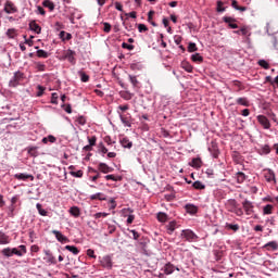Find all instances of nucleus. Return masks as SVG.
Listing matches in <instances>:
<instances>
[{"instance_id":"8","label":"nucleus","mask_w":278,"mask_h":278,"mask_svg":"<svg viewBox=\"0 0 278 278\" xmlns=\"http://www.w3.org/2000/svg\"><path fill=\"white\" fill-rule=\"evenodd\" d=\"M256 121H258L264 129H270V121L265 115H257Z\"/></svg>"},{"instance_id":"1","label":"nucleus","mask_w":278,"mask_h":278,"mask_svg":"<svg viewBox=\"0 0 278 278\" xmlns=\"http://www.w3.org/2000/svg\"><path fill=\"white\" fill-rule=\"evenodd\" d=\"M180 237L186 242H197L199 240V236H197V233L190 229L182 230Z\"/></svg>"},{"instance_id":"25","label":"nucleus","mask_w":278,"mask_h":278,"mask_svg":"<svg viewBox=\"0 0 278 278\" xmlns=\"http://www.w3.org/2000/svg\"><path fill=\"white\" fill-rule=\"evenodd\" d=\"M10 236L5 235V232L0 230V244H10Z\"/></svg>"},{"instance_id":"59","label":"nucleus","mask_w":278,"mask_h":278,"mask_svg":"<svg viewBox=\"0 0 278 278\" xmlns=\"http://www.w3.org/2000/svg\"><path fill=\"white\" fill-rule=\"evenodd\" d=\"M232 214H236V216H244V211L237 206Z\"/></svg>"},{"instance_id":"11","label":"nucleus","mask_w":278,"mask_h":278,"mask_svg":"<svg viewBox=\"0 0 278 278\" xmlns=\"http://www.w3.org/2000/svg\"><path fill=\"white\" fill-rule=\"evenodd\" d=\"M14 179H18V181H27V179H30V181H34V175L20 173L14 175Z\"/></svg>"},{"instance_id":"33","label":"nucleus","mask_w":278,"mask_h":278,"mask_svg":"<svg viewBox=\"0 0 278 278\" xmlns=\"http://www.w3.org/2000/svg\"><path fill=\"white\" fill-rule=\"evenodd\" d=\"M59 37L64 42L66 40H71L73 38V35H71V33H66V31L62 30V31H60Z\"/></svg>"},{"instance_id":"62","label":"nucleus","mask_w":278,"mask_h":278,"mask_svg":"<svg viewBox=\"0 0 278 278\" xmlns=\"http://www.w3.org/2000/svg\"><path fill=\"white\" fill-rule=\"evenodd\" d=\"M36 14H40L41 16H45L47 14V12L45 11V9L42 7L38 5Z\"/></svg>"},{"instance_id":"18","label":"nucleus","mask_w":278,"mask_h":278,"mask_svg":"<svg viewBox=\"0 0 278 278\" xmlns=\"http://www.w3.org/2000/svg\"><path fill=\"white\" fill-rule=\"evenodd\" d=\"M119 142L123 149H131V147H134V142H131L128 137H123Z\"/></svg>"},{"instance_id":"63","label":"nucleus","mask_w":278,"mask_h":278,"mask_svg":"<svg viewBox=\"0 0 278 278\" xmlns=\"http://www.w3.org/2000/svg\"><path fill=\"white\" fill-rule=\"evenodd\" d=\"M8 210H9V216L13 217L16 206H14V204H11V205H9Z\"/></svg>"},{"instance_id":"14","label":"nucleus","mask_w":278,"mask_h":278,"mask_svg":"<svg viewBox=\"0 0 278 278\" xmlns=\"http://www.w3.org/2000/svg\"><path fill=\"white\" fill-rule=\"evenodd\" d=\"M224 23H227V25L230 27V29H238V24H236V20L231 16H224L223 17Z\"/></svg>"},{"instance_id":"13","label":"nucleus","mask_w":278,"mask_h":278,"mask_svg":"<svg viewBox=\"0 0 278 278\" xmlns=\"http://www.w3.org/2000/svg\"><path fill=\"white\" fill-rule=\"evenodd\" d=\"M226 206L228 212H231L233 214L235 210L238 207V201H236V199H229L226 202Z\"/></svg>"},{"instance_id":"57","label":"nucleus","mask_w":278,"mask_h":278,"mask_svg":"<svg viewBox=\"0 0 278 278\" xmlns=\"http://www.w3.org/2000/svg\"><path fill=\"white\" fill-rule=\"evenodd\" d=\"M103 26H104L103 31H105V34H110V31H112V25H110V23L104 22Z\"/></svg>"},{"instance_id":"20","label":"nucleus","mask_w":278,"mask_h":278,"mask_svg":"<svg viewBox=\"0 0 278 278\" xmlns=\"http://www.w3.org/2000/svg\"><path fill=\"white\" fill-rule=\"evenodd\" d=\"M235 179L237 184H244V181H247V174L242 172H237L235 174Z\"/></svg>"},{"instance_id":"29","label":"nucleus","mask_w":278,"mask_h":278,"mask_svg":"<svg viewBox=\"0 0 278 278\" xmlns=\"http://www.w3.org/2000/svg\"><path fill=\"white\" fill-rule=\"evenodd\" d=\"M78 75H79L80 81H83V84H88V81H90V76H88V74H86V72L78 71Z\"/></svg>"},{"instance_id":"41","label":"nucleus","mask_w":278,"mask_h":278,"mask_svg":"<svg viewBox=\"0 0 278 278\" xmlns=\"http://www.w3.org/2000/svg\"><path fill=\"white\" fill-rule=\"evenodd\" d=\"M65 250L70 251V253H73V255H79V249H77L75 245H66Z\"/></svg>"},{"instance_id":"37","label":"nucleus","mask_w":278,"mask_h":278,"mask_svg":"<svg viewBox=\"0 0 278 278\" xmlns=\"http://www.w3.org/2000/svg\"><path fill=\"white\" fill-rule=\"evenodd\" d=\"M192 187L194 190H205V184H203L201 180H197L192 184Z\"/></svg>"},{"instance_id":"47","label":"nucleus","mask_w":278,"mask_h":278,"mask_svg":"<svg viewBox=\"0 0 278 278\" xmlns=\"http://www.w3.org/2000/svg\"><path fill=\"white\" fill-rule=\"evenodd\" d=\"M18 253L17 254V257H23V255H26L27 254V247L25 245H18Z\"/></svg>"},{"instance_id":"56","label":"nucleus","mask_w":278,"mask_h":278,"mask_svg":"<svg viewBox=\"0 0 278 278\" xmlns=\"http://www.w3.org/2000/svg\"><path fill=\"white\" fill-rule=\"evenodd\" d=\"M70 174L72 175V177H77V178L84 177V172L81 169L77 172H71Z\"/></svg>"},{"instance_id":"46","label":"nucleus","mask_w":278,"mask_h":278,"mask_svg":"<svg viewBox=\"0 0 278 278\" xmlns=\"http://www.w3.org/2000/svg\"><path fill=\"white\" fill-rule=\"evenodd\" d=\"M194 51H199V48L197 47V43L189 42V45H188V52L189 53H194Z\"/></svg>"},{"instance_id":"48","label":"nucleus","mask_w":278,"mask_h":278,"mask_svg":"<svg viewBox=\"0 0 278 278\" xmlns=\"http://www.w3.org/2000/svg\"><path fill=\"white\" fill-rule=\"evenodd\" d=\"M110 216V213L105 212H99L93 215V218L99 219V218H108Z\"/></svg>"},{"instance_id":"43","label":"nucleus","mask_w":278,"mask_h":278,"mask_svg":"<svg viewBox=\"0 0 278 278\" xmlns=\"http://www.w3.org/2000/svg\"><path fill=\"white\" fill-rule=\"evenodd\" d=\"M104 179H106V181H121L123 178L121 176L106 175Z\"/></svg>"},{"instance_id":"3","label":"nucleus","mask_w":278,"mask_h":278,"mask_svg":"<svg viewBox=\"0 0 278 278\" xmlns=\"http://www.w3.org/2000/svg\"><path fill=\"white\" fill-rule=\"evenodd\" d=\"M242 207L247 214V216H253V214H255V211H254V205H253V202L249 201V200H244L242 202Z\"/></svg>"},{"instance_id":"22","label":"nucleus","mask_w":278,"mask_h":278,"mask_svg":"<svg viewBox=\"0 0 278 278\" xmlns=\"http://www.w3.org/2000/svg\"><path fill=\"white\" fill-rule=\"evenodd\" d=\"M237 105H242L243 108H249L251 103L249 102V98H237L236 99Z\"/></svg>"},{"instance_id":"19","label":"nucleus","mask_w":278,"mask_h":278,"mask_svg":"<svg viewBox=\"0 0 278 278\" xmlns=\"http://www.w3.org/2000/svg\"><path fill=\"white\" fill-rule=\"evenodd\" d=\"M185 210L187 214H191V216H194V214L199 212V207L194 204H186Z\"/></svg>"},{"instance_id":"49","label":"nucleus","mask_w":278,"mask_h":278,"mask_svg":"<svg viewBox=\"0 0 278 278\" xmlns=\"http://www.w3.org/2000/svg\"><path fill=\"white\" fill-rule=\"evenodd\" d=\"M192 62H203V58L200 53H194L191 55Z\"/></svg>"},{"instance_id":"64","label":"nucleus","mask_w":278,"mask_h":278,"mask_svg":"<svg viewBox=\"0 0 278 278\" xmlns=\"http://www.w3.org/2000/svg\"><path fill=\"white\" fill-rule=\"evenodd\" d=\"M36 68L41 71V72H45L46 65L41 62H37L36 63Z\"/></svg>"},{"instance_id":"15","label":"nucleus","mask_w":278,"mask_h":278,"mask_svg":"<svg viewBox=\"0 0 278 278\" xmlns=\"http://www.w3.org/2000/svg\"><path fill=\"white\" fill-rule=\"evenodd\" d=\"M4 12L5 14H14L16 12V7H14V3H12V1L5 2Z\"/></svg>"},{"instance_id":"17","label":"nucleus","mask_w":278,"mask_h":278,"mask_svg":"<svg viewBox=\"0 0 278 278\" xmlns=\"http://www.w3.org/2000/svg\"><path fill=\"white\" fill-rule=\"evenodd\" d=\"M177 227H179V225H177V222H176V220L169 222V223L166 225L167 233H168L169 236H173V233L175 232V229H177Z\"/></svg>"},{"instance_id":"40","label":"nucleus","mask_w":278,"mask_h":278,"mask_svg":"<svg viewBox=\"0 0 278 278\" xmlns=\"http://www.w3.org/2000/svg\"><path fill=\"white\" fill-rule=\"evenodd\" d=\"M189 166H192V168H201V160L199 157L192 159Z\"/></svg>"},{"instance_id":"35","label":"nucleus","mask_w":278,"mask_h":278,"mask_svg":"<svg viewBox=\"0 0 278 278\" xmlns=\"http://www.w3.org/2000/svg\"><path fill=\"white\" fill-rule=\"evenodd\" d=\"M28 155H30L31 157H38L39 153H38V147H29L27 149Z\"/></svg>"},{"instance_id":"50","label":"nucleus","mask_w":278,"mask_h":278,"mask_svg":"<svg viewBox=\"0 0 278 278\" xmlns=\"http://www.w3.org/2000/svg\"><path fill=\"white\" fill-rule=\"evenodd\" d=\"M37 90H38V92L36 93V97H42V94H45V90H47V88L43 87L42 85H38Z\"/></svg>"},{"instance_id":"36","label":"nucleus","mask_w":278,"mask_h":278,"mask_svg":"<svg viewBox=\"0 0 278 278\" xmlns=\"http://www.w3.org/2000/svg\"><path fill=\"white\" fill-rule=\"evenodd\" d=\"M36 207H37V212H38V214H40V216H49V212L47 210L42 208V204L37 203Z\"/></svg>"},{"instance_id":"21","label":"nucleus","mask_w":278,"mask_h":278,"mask_svg":"<svg viewBox=\"0 0 278 278\" xmlns=\"http://www.w3.org/2000/svg\"><path fill=\"white\" fill-rule=\"evenodd\" d=\"M29 29L30 31H35V34H40V31H42V28L40 25H38V23H36V21H31L29 23Z\"/></svg>"},{"instance_id":"30","label":"nucleus","mask_w":278,"mask_h":278,"mask_svg":"<svg viewBox=\"0 0 278 278\" xmlns=\"http://www.w3.org/2000/svg\"><path fill=\"white\" fill-rule=\"evenodd\" d=\"M181 68H184V71H186L187 73H192V71H194V67H192V65L188 61L181 62Z\"/></svg>"},{"instance_id":"5","label":"nucleus","mask_w":278,"mask_h":278,"mask_svg":"<svg viewBox=\"0 0 278 278\" xmlns=\"http://www.w3.org/2000/svg\"><path fill=\"white\" fill-rule=\"evenodd\" d=\"M121 122L123 123L124 127H131V114L123 115L121 111H117Z\"/></svg>"},{"instance_id":"53","label":"nucleus","mask_w":278,"mask_h":278,"mask_svg":"<svg viewBox=\"0 0 278 278\" xmlns=\"http://www.w3.org/2000/svg\"><path fill=\"white\" fill-rule=\"evenodd\" d=\"M87 140L89 142V147H96V144H97V136H92L91 138L87 137Z\"/></svg>"},{"instance_id":"6","label":"nucleus","mask_w":278,"mask_h":278,"mask_svg":"<svg viewBox=\"0 0 278 278\" xmlns=\"http://www.w3.org/2000/svg\"><path fill=\"white\" fill-rule=\"evenodd\" d=\"M208 152L215 160L220 155V150H218V144L215 141H212L211 146H208Z\"/></svg>"},{"instance_id":"31","label":"nucleus","mask_w":278,"mask_h":278,"mask_svg":"<svg viewBox=\"0 0 278 278\" xmlns=\"http://www.w3.org/2000/svg\"><path fill=\"white\" fill-rule=\"evenodd\" d=\"M35 49H37V58H43L45 60H47V58H49V52L42 50V49H38V46L35 47Z\"/></svg>"},{"instance_id":"16","label":"nucleus","mask_w":278,"mask_h":278,"mask_svg":"<svg viewBox=\"0 0 278 278\" xmlns=\"http://www.w3.org/2000/svg\"><path fill=\"white\" fill-rule=\"evenodd\" d=\"M176 270H179V268L173 265L172 263H167L164 266L165 275H173Z\"/></svg>"},{"instance_id":"32","label":"nucleus","mask_w":278,"mask_h":278,"mask_svg":"<svg viewBox=\"0 0 278 278\" xmlns=\"http://www.w3.org/2000/svg\"><path fill=\"white\" fill-rule=\"evenodd\" d=\"M156 218H157L159 223H166V220H168V215L164 212H159L156 214Z\"/></svg>"},{"instance_id":"34","label":"nucleus","mask_w":278,"mask_h":278,"mask_svg":"<svg viewBox=\"0 0 278 278\" xmlns=\"http://www.w3.org/2000/svg\"><path fill=\"white\" fill-rule=\"evenodd\" d=\"M43 8H48V10H50V12H53L55 10V4H53V1L51 0H45L42 2Z\"/></svg>"},{"instance_id":"28","label":"nucleus","mask_w":278,"mask_h":278,"mask_svg":"<svg viewBox=\"0 0 278 278\" xmlns=\"http://www.w3.org/2000/svg\"><path fill=\"white\" fill-rule=\"evenodd\" d=\"M71 216H74V218H79L81 216V211L77 206H72L70 208Z\"/></svg>"},{"instance_id":"27","label":"nucleus","mask_w":278,"mask_h":278,"mask_svg":"<svg viewBox=\"0 0 278 278\" xmlns=\"http://www.w3.org/2000/svg\"><path fill=\"white\" fill-rule=\"evenodd\" d=\"M47 255V263L48 264H58V260L55 258V256H53V254H51V251L47 250L46 252Z\"/></svg>"},{"instance_id":"52","label":"nucleus","mask_w":278,"mask_h":278,"mask_svg":"<svg viewBox=\"0 0 278 278\" xmlns=\"http://www.w3.org/2000/svg\"><path fill=\"white\" fill-rule=\"evenodd\" d=\"M258 66H262V68H265V71H268V68H270V65L266 62V60H260Z\"/></svg>"},{"instance_id":"45","label":"nucleus","mask_w":278,"mask_h":278,"mask_svg":"<svg viewBox=\"0 0 278 278\" xmlns=\"http://www.w3.org/2000/svg\"><path fill=\"white\" fill-rule=\"evenodd\" d=\"M226 228L230 229L231 231H238L240 229V225L227 223L226 224Z\"/></svg>"},{"instance_id":"4","label":"nucleus","mask_w":278,"mask_h":278,"mask_svg":"<svg viewBox=\"0 0 278 278\" xmlns=\"http://www.w3.org/2000/svg\"><path fill=\"white\" fill-rule=\"evenodd\" d=\"M100 264L102 268H106V270H112V266L114 264L112 263V257L110 255H105L100 260Z\"/></svg>"},{"instance_id":"39","label":"nucleus","mask_w":278,"mask_h":278,"mask_svg":"<svg viewBox=\"0 0 278 278\" xmlns=\"http://www.w3.org/2000/svg\"><path fill=\"white\" fill-rule=\"evenodd\" d=\"M266 181H274L277 184V178L275 177V172L273 169H268V176H266Z\"/></svg>"},{"instance_id":"51","label":"nucleus","mask_w":278,"mask_h":278,"mask_svg":"<svg viewBox=\"0 0 278 278\" xmlns=\"http://www.w3.org/2000/svg\"><path fill=\"white\" fill-rule=\"evenodd\" d=\"M240 31H241V36H251V30L247 26L241 27Z\"/></svg>"},{"instance_id":"42","label":"nucleus","mask_w":278,"mask_h":278,"mask_svg":"<svg viewBox=\"0 0 278 278\" xmlns=\"http://www.w3.org/2000/svg\"><path fill=\"white\" fill-rule=\"evenodd\" d=\"M263 214L264 216H268L273 214V204H267L263 207Z\"/></svg>"},{"instance_id":"26","label":"nucleus","mask_w":278,"mask_h":278,"mask_svg":"<svg viewBox=\"0 0 278 278\" xmlns=\"http://www.w3.org/2000/svg\"><path fill=\"white\" fill-rule=\"evenodd\" d=\"M258 153L260 155H268L270 153V146L268 144L261 146L258 149Z\"/></svg>"},{"instance_id":"24","label":"nucleus","mask_w":278,"mask_h":278,"mask_svg":"<svg viewBox=\"0 0 278 278\" xmlns=\"http://www.w3.org/2000/svg\"><path fill=\"white\" fill-rule=\"evenodd\" d=\"M264 249H267V251H277L278 243L277 241H269L264 245Z\"/></svg>"},{"instance_id":"55","label":"nucleus","mask_w":278,"mask_h":278,"mask_svg":"<svg viewBox=\"0 0 278 278\" xmlns=\"http://www.w3.org/2000/svg\"><path fill=\"white\" fill-rule=\"evenodd\" d=\"M138 31H139V34H144V31H149V28L144 24H139Z\"/></svg>"},{"instance_id":"9","label":"nucleus","mask_w":278,"mask_h":278,"mask_svg":"<svg viewBox=\"0 0 278 278\" xmlns=\"http://www.w3.org/2000/svg\"><path fill=\"white\" fill-rule=\"evenodd\" d=\"M64 59L67 60V62H70V64H77V59H75V51L74 50H66L65 54H64Z\"/></svg>"},{"instance_id":"10","label":"nucleus","mask_w":278,"mask_h":278,"mask_svg":"<svg viewBox=\"0 0 278 278\" xmlns=\"http://www.w3.org/2000/svg\"><path fill=\"white\" fill-rule=\"evenodd\" d=\"M52 233L55 236L58 242H61L62 244L70 242L68 237L64 236L60 230H52Z\"/></svg>"},{"instance_id":"61","label":"nucleus","mask_w":278,"mask_h":278,"mask_svg":"<svg viewBox=\"0 0 278 278\" xmlns=\"http://www.w3.org/2000/svg\"><path fill=\"white\" fill-rule=\"evenodd\" d=\"M122 48L127 49L128 51H134V45H129L127 42H123Z\"/></svg>"},{"instance_id":"58","label":"nucleus","mask_w":278,"mask_h":278,"mask_svg":"<svg viewBox=\"0 0 278 278\" xmlns=\"http://www.w3.org/2000/svg\"><path fill=\"white\" fill-rule=\"evenodd\" d=\"M58 99H59L58 93L53 92L51 94V103H52V105H58Z\"/></svg>"},{"instance_id":"2","label":"nucleus","mask_w":278,"mask_h":278,"mask_svg":"<svg viewBox=\"0 0 278 278\" xmlns=\"http://www.w3.org/2000/svg\"><path fill=\"white\" fill-rule=\"evenodd\" d=\"M23 77H25V74H23L21 71L15 72L13 77L9 81V87L16 88L17 86H21V81H23Z\"/></svg>"},{"instance_id":"7","label":"nucleus","mask_w":278,"mask_h":278,"mask_svg":"<svg viewBox=\"0 0 278 278\" xmlns=\"http://www.w3.org/2000/svg\"><path fill=\"white\" fill-rule=\"evenodd\" d=\"M3 257H12L13 255H21V253H18V250L16 248H4L1 251Z\"/></svg>"},{"instance_id":"23","label":"nucleus","mask_w":278,"mask_h":278,"mask_svg":"<svg viewBox=\"0 0 278 278\" xmlns=\"http://www.w3.org/2000/svg\"><path fill=\"white\" fill-rule=\"evenodd\" d=\"M89 199L91 201H106V198H105V194L104 193H101V192H98V193H94V194H91L89 197Z\"/></svg>"},{"instance_id":"60","label":"nucleus","mask_w":278,"mask_h":278,"mask_svg":"<svg viewBox=\"0 0 278 278\" xmlns=\"http://www.w3.org/2000/svg\"><path fill=\"white\" fill-rule=\"evenodd\" d=\"M99 151H101L102 155H105V153H108V148H105L103 142L99 143Z\"/></svg>"},{"instance_id":"54","label":"nucleus","mask_w":278,"mask_h":278,"mask_svg":"<svg viewBox=\"0 0 278 278\" xmlns=\"http://www.w3.org/2000/svg\"><path fill=\"white\" fill-rule=\"evenodd\" d=\"M7 36H8V38H14V37L16 36V29H14V28H9V29L7 30Z\"/></svg>"},{"instance_id":"44","label":"nucleus","mask_w":278,"mask_h":278,"mask_svg":"<svg viewBox=\"0 0 278 278\" xmlns=\"http://www.w3.org/2000/svg\"><path fill=\"white\" fill-rule=\"evenodd\" d=\"M75 122L77 123V125H80L81 127L86 125V118L84 117V115L75 117Z\"/></svg>"},{"instance_id":"12","label":"nucleus","mask_w":278,"mask_h":278,"mask_svg":"<svg viewBox=\"0 0 278 278\" xmlns=\"http://www.w3.org/2000/svg\"><path fill=\"white\" fill-rule=\"evenodd\" d=\"M98 170H100V173H103L104 175H108V173H114V168L105 163H99Z\"/></svg>"},{"instance_id":"38","label":"nucleus","mask_w":278,"mask_h":278,"mask_svg":"<svg viewBox=\"0 0 278 278\" xmlns=\"http://www.w3.org/2000/svg\"><path fill=\"white\" fill-rule=\"evenodd\" d=\"M128 79H129V81H130V84L132 85L134 88H138V84H140V81H138V77H136L135 75L129 74Z\"/></svg>"}]
</instances>
